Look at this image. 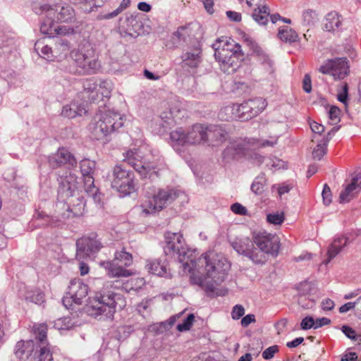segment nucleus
<instances>
[{"mask_svg": "<svg viewBox=\"0 0 361 361\" xmlns=\"http://www.w3.org/2000/svg\"><path fill=\"white\" fill-rule=\"evenodd\" d=\"M199 262L205 264V275L198 279L197 284L208 295H212L214 293L216 286L225 281L230 264L225 257L212 253L203 254Z\"/></svg>", "mask_w": 361, "mask_h": 361, "instance_id": "obj_1", "label": "nucleus"}, {"mask_svg": "<svg viewBox=\"0 0 361 361\" xmlns=\"http://www.w3.org/2000/svg\"><path fill=\"white\" fill-rule=\"evenodd\" d=\"M126 305V301L123 295L108 291L89 298L85 311L91 317H97L104 315L111 318L116 312V307L122 310Z\"/></svg>", "mask_w": 361, "mask_h": 361, "instance_id": "obj_2", "label": "nucleus"}, {"mask_svg": "<svg viewBox=\"0 0 361 361\" xmlns=\"http://www.w3.org/2000/svg\"><path fill=\"white\" fill-rule=\"evenodd\" d=\"M267 106L266 99L262 97H256L245 101L240 105L233 104L222 108L219 116L221 120L225 121H245L258 116Z\"/></svg>", "mask_w": 361, "mask_h": 361, "instance_id": "obj_3", "label": "nucleus"}, {"mask_svg": "<svg viewBox=\"0 0 361 361\" xmlns=\"http://www.w3.org/2000/svg\"><path fill=\"white\" fill-rule=\"evenodd\" d=\"M205 130V124L198 123L188 129L177 128L170 133L171 145L176 150H180L184 146L204 144Z\"/></svg>", "mask_w": 361, "mask_h": 361, "instance_id": "obj_4", "label": "nucleus"}, {"mask_svg": "<svg viewBox=\"0 0 361 361\" xmlns=\"http://www.w3.org/2000/svg\"><path fill=\"white\" fill-rule=\"evenodd\" d=\"M214 47V57L223 66L224 71H228L229 68H232V71L235 70L244 59V53L239 44L226 42L221 46V42H218Z\"/></svg>", "mask_w": 361, "mask_h": 361, "instance_id": "obj_5", "label": "nucleus"}, {"mask_svg": "<svg viewBox=\"0 0 361 361\" xmlns=\"http://www.w3.org/2000/svg\"><path fill=\"white\" fill-rule=\"evenodd\" d=\"M123 125L120 114L111 110L101 111L94 116L92 133L97 140L111 134Z\"/></svg>", "mask_w": 361, "mask_h": 361, "instance_id": "obj_6", "label": "nucleus"}, {"mask_svg": "<svg viewBox=\"0 0 361 361\" xmlns=\"http://www.w3.org/2000/svg\"><path fill=\"white\" fill-rule=\"evenodd\" d=\"M252 239L256 245V252L261 254L264 259V264L268 261L269 257L276 258L281 249V242L279 238L272 233L266 231L254 232Z\"/></svg>", "mask_w": 361, "mask_h": 361, "instance_id": "obj_7", "label": "nucleus"}, {"mask_svg": "<svg viewBox=\"0 0 361 361\" xmlns=\"http://www.w3.org/2000/svg\"><path fill=\"white\" fill-rule=\"evenodd\" d=\"M110 180L112 188L123 196L129 195L136 190L134 173L123 164H118L113 168Z\"/></svg>", "mask_w": 361, "mask_h": 361, "instance_id": "obj_8", "label": "nucleus"}, {"mask_svg": "<svg viewBox=\"0 0 361 361\" xmlns=\"http://www.w3.org/2000/svg\"><path fill=\"white\" fill-rule=\"evenodd\" d=\"M178 195V191L171 188L159 189L152 199L142 203V212L146 214L159 212L171 204Z\"/></svg>", "mask_w": 361, "mask_h": 361, "instance_id": "obj_9", "label": "nucleus"}, {"mask_svg": "<svg viewBox=\"0 0 361 361\" xmlns=\"http://www.w3.org/2000/svg\"><path fill=\"white\" fill-rule=\"evenodd\" d=\"M59 184L57 199L66 203L78 192V177L70 170L59 171L56 173Z\"/></svg>", "mask_w": 361, "mask_h": 361, "instance_id": "obj_10", "label": "nucleus"}, {"mask_svg": "<svg viewBox=\"0 0 361 361\" xmlns=\"http://www.w3.org/2000/svg\"><path fill=\"white\" fill-rule=\"evenodd\" d=\"M123 161L131 166L142 178L153 179L159 176L162 169L154 164L144 162L136 150L127 151Z\"/></svg>", "mask_w": 361, "mask_h": 361, "instance_id": "obj_11", "label": "nucleus"}, {"mask_svg": "<svg viewBox=\"0 0 361 361\" xmlns=\"http://www.w3.org/2000/svg\"><path fill=\"white\" fill-rule=\"evenodd\" d=\"M48 327L46 324H37L32 326V332L37 340V348H35L33 358L36 361H52V353L47 342Z\"/></svg>", "mask_w": 361, "mask_h": 361, "instance_id": "obj_12", "label": "nucleus"}, {"mask_svg": "<svg viewBox=\"0 0 361 361\" xmlns=\"http://www.w3.org/2000/svg\"><path fill=\"white\" fill-rule=\"evenodd\" d=\"M166 245L164 247V253L166 255L176 257L180 262H185L188 249L185 245L183 235L180 233L166 232L164 234Z\"/></svg>", "mask_w": 361, "mask_h": 361, "instance_id": "obj_13", "label": "nucleus"}, {"mask_svg": "<svg viewBox=\"0 0 361 361\" xmlns=\"http://www.w3.org/2000/svg\"><path fill=\"white\" fill-rule=\"evenodd\" d=\"M350 66L346 58L328 59L319 67V71L323 74L332 75L334 80H343L348 75Z\"/></svg>", "mask_w": 361, "mask_h": 361, "instance_id": "obj_14", "label": "nucleus"}, {"mask_svg": "<svg viewBox=\"0 0 361 361\" xmlns=\"http://www.w3.org/2000/svg\"><path fill=\"white\" fill-rule=\"evenodd\" d=\"M76 258L78 260L93 259L102 247L101 243L97 240V235L83 236L76 241Z\"/></svg>", "mask_w": 361, "mask_h": 361, "instance_id": "obj_15", "label": "nucleus"}, {"mask_svg": "<svg viewBox=\"0 0 361 361\" xmlns=\"http://www.w3.org/2000/svg\"><path fill=\"white\" fill-rule=\"evenodd\" d=\"M255 245L253 240L249 238H237L231 243V246L239 255H242L250 259L256 264H264V259L261 254L256 252Z\"/></svg>", "mask_w": 361, "mask_h": 361, "instance_id": "obj_16", "label": "nucleus"}, {"mask_svg": "<svg viewBox=\"0 0 361 361\" xmlns=\"http://www.w3.org/2000/svg\"><path fill=\"white\" fill-rule=\"evenodd\" d=\"M48 163L52 169L66 166L68 169L75 168L77 161L75 157L66 147H60L48 157Z\"/></svg>", "mask_w": 361, "mask_h": 361, "instance_id": "obj_17", "label": "nucleus"}, {"mask_svg": "<svg viewBox=\"0 0 361 361\" xmlns=\"http://www.w3.org/2000/svg\"><path fill=\"white\" fill-rule=\"evenodd\" d=\"M42 9L47 13L49 18L54 17L57 22L68 23L75 20V11L70 5H56L54 8L44 5Z\"/></svg>", "mask_w": 361, "mask_h": 361, "instance_id": "obj_18", "label": "nucleus"}, {"mask_svg": "<svg viewBox=\"0 0 361 361\" xmlns=\"http://www.w3.org/2000/svg\"><path fill=\"white\" fill-rule=\"evenodd\" d=\"M142 23L137 16L126 14L119 20V30L123 37L129 35L136 37L142 31Z\"/></svg>", "mask_w": 361, "mask_h": 361, "instance_id": "obj_19", "label": "nucleus"}, {"mask_svg": "<svg viewBox=\"0 0 361 361\" xmlns=\"http://www.w3.org/2000/svg\"><path fill=\"white\" fill-rule=\"evenodd\" d=\"M205 143L217 147L225 142L228 138L226 130L219 125L205 124Z\"/></svg>", "mask_w": 361, "mask_h": 361, "instance_id": "obj_20", "label": "nucleus"}, {"mask_svg": "<svg viewBox=\"0 0 361 361\" xmlns=\"http://www.w3.org/2000/svg\"><path fill=\"white\" fill-rule=\"evenodd\" d=\"M243 42L252 51V54H255L263 67V69L269 73L273 72V62L269 59V56L266 54L259 44L252 37L249 36L243 37Z\"/></svg>", "mask_w": 361, "mask_h": 361, "instance_id": "obj_21", "label": "nucleus"}, {"mask_svg": "<svg viewBox=\"0 0 361 361\" xmlns=\"http://www.w3.org/2000/svg\"><path fill=\"white\" fill-rule=\"evenodd\" d=\"M88 286L80 279H73L68 286L67 295L71 296L74 303L80 305L87 296Z\"/></svg>", "mask_w": 361, "mask_h": 361, "instance_id": "obj_22", "label": "nucleus"}, {"mask_svg": "<svg viewBox=\"0 0 361 361\" xmlns=\"http://www.w3.org/2000/svg\"><path fill=\"white\" fill-rule=\"evenodd\" d=\"M85 52L86 55L80 71L87 74L95 73L100 68V63L91 44L87 43V49Z\"/></svg>", "mask_w": 361, "mask_h": 361, "instance_id": "obj_23", "label": "nucleus"}, {"mask_svg": "<svg viewBox=\"0 0 361 361\" xmlns=\"http://www.w3.org/2000/svg\"><path fill=\"white\" fill-rule=\"evenodd\" d=\"M36 348H38L37 346V340H21L16 343L14 354L18 359L25 360L30 357H33Z\"/></svg>", "mask_w": 361, "mask_h": 361, "instance_id": "obj_24", "label": "nucleus"}, {"mask_svg": "<svg viewBox=\"0 0 361 361\" xmlns=\"http://www.w3.org/2000/svg\"><path fill=\"white\" fill-rule=\"evenodd\" d=\"M259 140L255 138H245L234 143L227 150H233L235 154L242 156L250 155V152L259 149Z\"/></svg>", "mask_w": 361, "mask_h": 361, "instance_id": "obj_25", "label": "nucleus"}, {"mask_svg": "<svg viewBox=\"0 0 361 361\" xmlns=\"http://www.w3.org/2000/svg\"><path fill=\"white\" fill-rule=\"evenodd\" d=\"M361 190V174L355 175L340 194L341 202H348L354 198Z\"/></svg>", "mask_w": 361, "mask_h": 361, "instance_id": "obj_26", "label": "nucleus"}, {"mask_svg": "<svg viewBox=\"0 0 361 361\" xmlns=\"http://www.w3.org/2000/svg\"><path fill=\"white\" fill-rule=\"evenodd\" d=\"M182 67L197 68L202 62V49L200 45L195 46L190 51L183 53L181 56Z\"/></svg>", "mask_w": 361, "mask_h": 361, "instance_id": "obj_27", "label": "nucleus"}, {"mask_svg": "<svg viewBox=\"0 0 361 361\" xmlns=\"http://www.w3.org/2000/svg\"><path fill=\"white\" fill-rule=\"evenodd\" d=\"M191 35L192 29L190 28V25L178 27L177 30L171 35V48H177L180 46L186 44L191 39Z\"/></svg>", "mask_w": 361, "mask_h": 361, "instance_id": "obj_28", "label": "nucleus"}, {"mask_svg": "<svg viewBox=\"0 0 361 361\" xmlns=\"http://www.w3.org/2000/svg\"><path fill=\"white\" fill-rule=\"evenodd\" d=\"M168 263L166 259H153L146 261L145 268L148 272L159 276H171L168 271Z\"/></svg>", "mask_w": 361, "mask_h": 361, "instance_id": "obj_29", "label": "nucleus"}, {"mask_svg": "<svg viewBox=\"0 0 361 361\" xmlns=\"http://www.w3.org/2000/svg\"><path fill=\"white\" fill-rule=\"evenodd\" d=\"M104 264H105L104 267L109 277H128L133 274L131 271L126 269V267L115 262L108 261L104 262Z\"/></svg>", "mask_w": 361, "mask_h": 361, "instance_id": "obj_30", "label": "nucleus"}, {"mask_svg": "<svg viewBox=\"0 0 361 361\" xmlns=\"http://www.w3.org/2000/svg\"><path fill=\"white\" fill-rule=\"evenodd\" d=\"M87 113L85 106L82 104H79L78 102H72L70 104L66 105L63 107L61 115L73 118L78 116H82Z\"/></svg>", "mask_w": 361, "mask_h": 361, "instance_id": "obj_31", "label": "nucleus"}, {"mask_svg": "<svg viewBox=\"0 0 361 361\" xmlns=\"http://www.w3.org/2000/svg\"><path fill=\"white\" fill-rule=\"evenodd\" d=\"M335 131V128L331 129L326 135H324L320 140H318L317 145L312 152V157L314 159L320 160L326 153L327 145L331 138V133Z\"/></svg>", "mask_w": 361, "mask_h": 361, "instance_id": "obj_32", "label": "nucleus"}, {"mask_svg": "<svg viewBox=\"0 0 361 361\" xmlns=\"http://www.w3.org/2000/svg\"><path fill=\"white\" fill-rule=\"evenodd\" d=\"M348 242V238L344 236L335 238L328 250V259L326 264L329 263L331 259L334 258L341 251L343 247L347 245Z\"/></svg>", "mask_w": 361, "mask_h": 361, "instance_id": "obj_33", "label": "nucleus"}, {"mask_svg": "<svg viewBox=\"0 0 361 361\" xmlns=\"http://www.w3.org/2000/svg\"><path fill=\"white\" fill-rule=\"evenodd\" d=\"M270 9L266 5L259 8V9H254L252 12L253 20L259 25H266L270 18Z\"/></svg>", "mask_w": 361, "mask_h": 361, "instance_id": "obj_34", "label": "nucleus"}, {"mask_svg": "<svg viewBox=\"0 0 361 361\" xmlns=\"http://www.w3.org/2000/svg\"><path fill=\"white\" fill-rule=\"evenodd\" d=\"M324 28L328 32H334L340 27L342 23L341 16L336 11L329 13L326 16Z\"/></svg>", "mask_w": 361, "mask_h": 361, "instance_id": "obj_35", "label": "nucleus"}, {"mask_svg": "<svg viewBox=\"0 0 361 361\" xmlns=\"http://www.w3.org/2000/svg\"><path fill=\"white\" fill-rule=\"evenodd\" d=\"M278 37L284 42L293 43L298 40V33L288 26L279 28Z\"/></svg>", "mask_w": 361, "mask_h": 361, "instance_id": "obj_36", "label": "nucleus"}, {"mask_svg": "<svg viewBox=\"0 0 361 361\" xmlns=\"http://www.w3.org/2000/svg\"><path fill=\"white\" fill-rule=\"evenodd\" d=\"M87 43L88 42L82 44L78 49H73L71 51L70 56L75 66L79 68H81V66L84 62L86 55L85 51L87 49Z\"/></svg>", "mask_w": 361, "mask_h": 361, "instance_id": "obj_37", "label": "nucleus"}, {"mask_svg": "<svg viewBox=\"0 0 361 361\" xmlns=\"http://www.w3.org/2000/svg\"><path fill=\"white\" fill-rule=\"evenodd\" d=\"M112 262H115L123 267H130L133 264V256L130 252H126L123 247L121 250H117L114 254V259Z\"/></svg>", "mask_w": 361, "mask_h": 361, "instance_id": "obj_38", "label": "nucleus"}, {"mask_svg": "<svg viewBox=\"0 0 361 361\" xmlns=\"http://www.w3.org/2000/svg\"><path fill=\"white\" fill-rule=\"evenodd\" d=\"M84 182L85 191L92 198L94 201L99 200L97 197L98 188L94 185V180L93 176H82Z\"/></svg>", "mask_w": 361, "mask_h": 361, "instance_id": "obj_39", "label": "nucleus"}, {"mask_svg": "<svg viewBox=\"0 0 361 361\" xmlns=\"http://www.w3.org/2000/svg\"><path fill=\"white\" fill-rule=\"evenodd\" d=\"M267 184V178L264 173H259L251 185V190L256 195H261L264 190Z\"/></svg>", "mask_w": 361, "mask_h": 361, "instance_id": "obj_40", "label": "nucleus"}, {"mask_svg": "<svg viewBox=\"0 0 361 361\" xmlns=\"http://www.w3.org/2000/svg\"><path fill=\"white\" fill-rule=\"evenodd\" d=\"M130 0H123L121 2L119 6L116 9H115L112 12H110V13H108L106 14H102V13L99 14L97 16V19L99 20H109V19L114 18L116 17L122 11H123L125 9H126L130 6Z\"/></svg>", "mask_w": 361, "mask_h": 361, "instance_id": "obj_41", "label": "nucleus"}, {"mask_svg": "<svg viewBox=\"0 0 361 361\" xmlns=\"http://www.w3.org/2000/svg\"><path fill=\"white\" fill-rule=\"evenodd\" d=\"M55 47L54 51L57 54L66 55L71 49V42L64 37H56L54 38Z\"/></svg>", "mask_w": 361, "mask_h": 361, "instance_id": "obj_42", "label": "nucleus"}, {"mask_svg": "<svg viewBox=\"0 0 361 361\" xmlns=\"http://www.w3.org/2000/svg\"><path fill=\"white\" fill-rule=\"evenodd\" d=\"M95 167V162L88 159H82L80 162V168L82 176H93Z\"/></svg>", "mask_w": 361, "mask_h": 361, "instance_id": "obj_43", "label": "nucleus"}, {"mask_svg": "<svg viewBox=\"0 0 361 361\" xmlns=\"http://www.w3.org/2000/svg\"><path fill=\"white\" fill-rule=\"evenodd\" d=\"M68 210L71 212L74 216H79L82 215L85 211V201L82 196L77 197V203H69Z\"/></svg>", "mask_w": 361, "mask_h": 361, "instance_id": "obj_44", "label": "nucleus"}, {"mask_svg": "<svg viewBox=\"0 0 361 361\" xmlns=\"http://www.w3.org/2000/svg\"><path fill=\"white\" fill-rule=\"evenodd\" d=\"M153 302L152 298H145L136 306V310L140 314L145 317V314H149L152 311V305Z\"/></svg>", "mask_w": 361, "mask_h": 361, "instance_id": "obj_45", "label": "nucleus"}, {"mask_svg": "<svg viewBox=\"0 0 361 361\" xmlns=\"http://www.w3.org/2000/svg\"><path fill=\"white\" fill-rule=\"evenodd\" d=\"M25 300L35 304H41L44 300V295L38 290L29 291L26 293Z\"/></svg>", "mask_w": 361, "mask_h": 361, "instance_id": "obj_46", "label": "nucleus"}, {"mask_svg": "<svg viewBox=\"0 0 361 361\" xmlns=\"http://www.w3.org/2000/svg\"><path fill=\"white\" fill-rule=\"evenodd\" d=\"M73 33L74 29L73 27L65 25H55L53 38L56 37H63L67 35H73Z\"/></svg>", "mask_w": 361, "mask_h": 361, "instance_id": "obj_47", "label": "nucleus"}, {"mask_svg": "<svg viewBox=\"0 0 361 361\" xmlns=\"http://www.w3.org/2000/svg\"><path fill=\"white\" fill-rule=\"evenodd\" d=\"M55 24L53 20H47L41 23L40 32L44 35H47L49 37H54V30Z\"/></svg>", "mask_w": 361, "mask_h": 361, "instance_id": "obj_48", "label": "nucleus"}, {"mask_svg": "<svg viewBox=\"0 0 361 361\" xmlns=\"http://www.w3.org/2000/svg\"><path fill=\"white\" fill-rule=\"evenodd\" d=\"M195 320V315L193 314H189L187 317L180 324H178L176 326V329L180 331H186L190 329Z\"/></svg>", "mask_w": 361, "mask_h": 361, "instance_id": "obj_49", "label": "nucleus"}, {"mask_svg": "<svg viewBox=\"0 0 361 361\" xmlns=\"http://www.w3.org/2000/svg\"><path fill=\"white\" fill-rule=\"evenodd\" d=\"M160 118L163 121V123H161L163 128H166L178 122L172 115L169 114V111L162 112Z\"/></svg>", "mask_w": 361, "mask_h": 361, "instance_id": "obj_50", "label": "nucleus"}, {"mask_svg": "<svg viewBox=\"0 0 361 361\" xmlns=\"http://www.w3.org/2000/svg\"><path fill=\"white\" fill-rule=\"evenodd\" d=\"M169 111V114L172 115L178 122L181 121L185 115V109L180 108L178 104L173 106Z\"/></svg>", "mask_w": 361, "mask_h": 361, "instance_id": "obj_51", "label": "nucleus"}, {"mask_svg": "<svg viewBox=\"0 0 361 361\" xmlns=\"http://www.w3.org/2000/svg\"><path fill=\"white\" fill-rule=\"evenodd\" d=\"M341 92L337 94V99L339 102L344 104H347L348 98V85L347 82H343L341 87Z\"/></svg>", "mask_w": 361, "mask_h": 361, "instance_id": "obj_52", "label": "nucleus"}, {"mask_svg": "<svg viewBox=\"0 0 361 361\" xmlns=\"http://www.w3.org/2000/svg\"><path fill=\"white\" fill-rule=\"evenodd\" d=\"M71 3L74 4H80L81 6V8L85 13H90L94 9H92V0H69Z\"/></svg>", "mask_w": 361, "mask_h": 361, "instance_id": "obj_53", "label": "nucleus"}, {"mask_svg": "<svg viewBox=\"0 0 361 361\" xmlns=\"http://www.w3.org/2000/svg\"><path fill=\"white\" fill-rule=\"evenodd\" d=\"M316 18V13L312 10H307L302 13V21L304 25H310L312 24Z\"/></svg>", "mask_w": 361, "mask_h": 361, "instance_id": "obj_54", "label": "nucleus"}, {"mask_svg": "<svg viewBox=\"0 0 361 361\" xmlns=\"http://www.w3.org/2000/svg\"><path fill=\"white\" fill-rule=\"evenodd\" d=\"M267 220L270 224L280 225L283 222L284 216L283 214H269L267 216Z\"/></svg>", "mask_w": 361, "mask_h": 361, "instance_id": "obj_55", "label": "nucleus"}, {"mask_svg": "<svg viewBox=\"0 0 361 361\" xmlns=\"http://www.w3.org/2000/svg\"><path fill=\"white\" fill-rule=\"evenodd\" d=\"M279 349L278 345H274L270 346V347L267 348L265 350L263 351L262 355V357L264 360H270L274 356L275 353L279 352Z\"/></svg>", "mask_w": 361, "mask_h": 361, "instance_id": "obj_56", "label": "nucleus"}, {"mask_svg": "<svg viewBox=\"0 0 361 361\" xmlns=\"http://www.w3.org/2000/svg\"><path fill=\"white\" fill-rule=\"evenodd\" d=\"M322 198H323V202L325 205H329L331 202V192L330 188L328 186L327 184H325L324 185L323 191L322 193Z\"/></svg>", "mask_w": 361, "mask_h": 361, "instance_id": "obj_57", "label": "nucleus"}, {"mask_svg": "<svg viewBox=\"0 0 361 361\" xmlns=\"http://www.w3.org/2000/svg\"><path fill=\"white\" fill-rule=\"evenodd\" d=\"M315 320L312 317H305L300 323L301 329L303 330H307L311 328L314 329Z\"/></svg>", "mask_w": 361, "mask_h": 361, "instance_id": "obj_58", "label": "nucleus"}, {"mask_svg": "<svg viewBox=\"0 0 361 361\" xmlns=\"http://www.w3.org/2000/svg\"><path fill=\"white\" fill-rule=\"evenodd\" d=\"M245 314V309L241 305H235L232 310L231 317L233 319H239Z\"/></svg>", "mask_w": 361, "mask_h": 361, "instance_id": "obj_59", "label": "nucleus"}, {"mask_svg": "<svg viewBox=\"0 0 361 361\" xmlns=\"http://www.w3.org/2000/svg\"><path fill=\"white\" fill-rule=\"evenodd\" d=\"M84 90L87 92L93 93L97 87V83L92 79H86L82 83Z\"/></svg>", "mask_w": 361, "mask_h": 361, "instance_id": "obj_60", "label": "nucleus"}, {"mask_svg": "<svg viewBox=\"0 0 361 361\" xmlns=\"http://www.w3.org/2000/svg\"><path fill=\"white\" fill-rule=\"evenodd\" d=\"M329 118L332 121H334L335 123H337L338 121H339L341 110L338 107H337L336 106H332L329 109Z\"/></svg>", "mask_w": 361, "mask_h": 361, "instance_id": "obj_61", "label": "nucleus"}, {"mask_svg": "<svg viewBox=\"0 0 361 361\" xmlns=\"http://www.w3.org/2000/svg\"><path fill=\"white\" fill-rule=\"evenodd\" d=\"M231 210L234 214H239V215H246L247 212V209L244 206H243L241 204L238 203V202L234 203L231 206Z\"/></svg>", "mask_w": 361, "mask_h": 361, "instance_id": "obj_62", "label": "nucleus"}, {"mask_svg": "<svg viewBox=\"0 0 361 361\" xmlns=\"http://www.w3.org/2000/svg\"><path fill=\"white\" fill-rule=\"evenodd\" d=\"M342 332L350 339L356 340V332L355 331L349 326L343 325L341 328Z\"/></svg>", "mask_w": 361, "mask_h": 361, "instance_id": "obj_63", "label": "nucleus"}, {"mask_svg": "<svg viewBox=\"0 0 361 361\" xmlns=\"http://www.w3.org/2000/svg\"><path fill=\"white\" fill-rule=\"evenodd\" d=\"M310 126L314 134L320 135L324 131V126L316 121H310Z\"/></svg>", "mask_w": 361, "mask_h": 361, "instance_id": "obj_64", "label": "nucleus"}]
</instances>
